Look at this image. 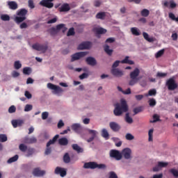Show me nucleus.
<instances>
[{"instance_id": "1", "label": "nucleus", "mask_w": 178, "mask_h": 178, "mask_svg": "<svg viewBox=\"0 0 178 178\" xmlns=\"http://www.w3.org/2000/svg\"><path fill=\"white\" fill-rule=\"evenodd\" d=\"M129 111V106H127V102L124 99L121 100V103H117L115 105V109L113 111L115 116H122L123 113Z\"/></svg>"}, {"instance_id": "2", "label": "nucleus", "mask_w": 178, "mask_h": 178, "mask_svg": "<svg viewBox=\"0 0 178 178\" xmlns=\"http://www.w3.org/2000/svg\"><path fill=\"white\" fill-rule=\"evenodd\" d=\"M138 76H140V69L135 68V70L129 74L131 80L129 81V86H136V84L140 81V77H138Z\"/></svg>"}, {"instance_id": "3", "label": "nucleus", "mask_w": 178, "mask_h": 178, "mask_svg": "<svg viewBox=\"0 0 178 178\" xmlns=\"http://www.w3.org/2000/svg\"><path fill=\"white\" fill-rule=\"evenodd\" d=\"M29 11L26 10L25 8H21L17 12V15L19 17H15V22L19 24V23H22V22H24L26 20V15Z\"/></svg>"}, {"instance_id": "4", "label": "nucleus", "mask_w": 178, "mask_h": 178, "mask_svg": "<svg viewBox=\"0 0 178 178\" xmlns=\"http://www.w3.org/2000/svg\"><path fill=\"white\" fill-rule=\"evenodd\" d=\"M59 138V135H56L52 139L49 140V142L47 143V148L44 152L45 155H49L52 151V148L50 147V145H52L53 144H55L56 143V140Z\"/></svg>"}, {"instance_id": "5", "label": "nucleus", "mask_w": 178, "mask_h": 178, "mask_svg": "<svg viewBox=\"0 0 178 178\" xmlns=\"http://www.w3.org/2000/svg\"><path fill=\"white\" fill-rule=\"evenodd\" d=\"M166 86L170 91H175L178 87V85L175 80V77L170 78L166 81Z\"/></svg>"}, {"instance_id": "6", "label": "nucleus", "mask_w": 178, "mask_h": 178, "mask_svg": "<svg viewBox=\"0 0 178 178\" xmlns=\"http://www.w3.org/2000/svg\"><path fill=\"white\" fill-rule=\"evenodd\" d=\"M109 155L111 158H113L115 161H120L122 158V152L116 149H111Z\"/></svg>"}, {"instance_id": "7", "label": "nucleus", "mask_w": 178, "mask_h": 178, "mask_svg": "<svg viewBox=\"0 0 178 178\" xmlns=\"http://www.w3.org/2000/svg\"><path fill=\"white\" fill-rule=\"evenodd\" d=\"M32 48L35 51H42V52H47V50L48 49V46L47 44L35 43L32 45Z\"/></svg>"}, {"instance_id": "8", "label": "nucleus", "mask_w": 178, "mask_h": 178, "mask_svg": "<svg viewBox=\"0 0 178 178\" xmlns=\"http://www.w3.org/2000/svg\"><path fill=\"white\" fill-rule=\"evenodd\" d=\"M90 169H99L102 170H105V169H106V165L98 164V163H97V162L90 161Z\"/></svg>"}, {"instance_id": "9", "label": "nucleus", "mask_w": 178, "mask_h": 178, "mask_svg": "<svg viewBox=\"0 0 178 178\" xmlns=\"http://www.w3.org/2000/svg\"><path fill=\"white\" fill-rule=\"evenodd\" d=\"M87 52L86 51H80L75 53L72 56L71 62H74V60H79V59H81V58H84L86 55H87Z\"/></svg>"}, {"instance_id": "10", "label": "nucleus", "mask_w": 178, "mask_h": 178, "mask_svg": "<svg viewBox=\"0 0 178 178\" xmlns=\"http://www.w3.org/2000/svg\"><path fill=\"white\" fill-rule=\"evenodd\" d=\"M47 88H49V90H54L55 94H60V92H63V89H62V88L51 83H47Z\"/></svg>"}, {"instance_id": "11", "label": "nucleus", "mask_w": 178, "mask_h": 178, "mask_svg": "<svg viewBox=\"0 0 178 178\" xmlns=\"http://www.w3.org/2000/svg\"><path fill=\"white\" fill-rule=\"evenodd\" d=\"M52 2H54V0H42L39 3V5L47 8L48 9H52V8H54V3Z\"/></svg>"}, {"instance_id": "12", "label": "nucleus", "mask_w": 178, "mask_h": 178, "mask_svg": "<svg viewBox=\"0 0 178 178\" xmlns=\"http://www.w3.org/2000/svg\"><path fill=\"white\" fill-rule=\"evenodd\" d=\"M124 159H131V149L127 147L122 149L121 152Z\"/></svg>"}, {"instance_id": "13", "label": "nucleus", "mask_w": 178, "mask_h": 178, "mask_svg": "<svg viewBox=\"0 0 178 178\" xmlns=\"http://www.w3.org/2000/svg\"><path fill=\"white\" fill-rule=\"evenodd\" d=\"M72 130L75 131V133H77L78 134H81L83 131V127H81V124L79 123L73 124L71 127Z\"/></svg>"}, {"instance_id": "14", "label": "nucleus", "mask_w": 178, "mask_h": 178, "mask_svg": "<svg viewBox=\"0 0 178 178\" xmlns=\"http://www.w3.org/2000/svg\"><path fill=\"white\" fill-rule=\"evenodd\" d=\"M54 173L55 175H60L61 177H65V176L67 175L66 170L60 167H56L54 170Z\"/></svg>"}, {"instance_id": "15", "label": "nucleus", "mask_w": 178, "mask_h": 178, "mask_svg": "<svg viewBox=\"0 0 178 178\" xmlns=\"http://www.w3.org/2000/svg\"><path fill=\"white\" fill-rule=\"evenodd\" d=\"M106 29L102 27H95L93 28V32L97 35L98 38H99L100 34H106Z\"/></svg>"}, {"instance_id": "16", "label": "nucleus", "mask_w": 178, "mask_h": 178, "mask_svg": "<svg viewBox=\"0 0 178 178\" xmlns=\"http://www.w3.org/2000/svg\"><path fill=\"white\" fill-rule=\"evenodd\" d=\"M33 176H36L37 177H41L45 175V170H41L38 168H35L33 171Z\"/></svg>"}, {"instance_id": "17", "label": "nucleus", "mask_w": 178, "mask_h": 178, "mask_svg": "<svg viewBox=\"0 0 178 178\" xmlns=\"http://www.w3.org/2000/svg\"><path fill=\"white\" fill-rule=\"evenodd\" d=\"M109 127L113 130V131H119L120 130V125L119 124L115 122H111L109 123Z\"/></svg>"}, {"instance_id": "18", "label": "nucleus", "mask_w": 178, "mask_h": 178, "mask_svg": "<svg viewBox=\"0 0 178 178\" xmlns=\"http://www.w3.org/2000/svg\"><path fill=\"white\" fill-rule=\"evenodd\" d=\"M90 48V42H83L79 44L77 49L81 51L83 49H88Z\"/></svg>"}, {"instance_id": "19", "label": "nucleus", "mask_w": 178, "mask_h": 178, "mask_svg": "<svg viewBox=\"0 0 178 178\" xmlns=\"http://www.w3.org/2000/svg\"><path fill=\"white\" fill-rule=\"evenodd\" d=\"M111 73L113 76H115V77H122V76H123V71H122L118 68L112 69Z\"/></svg>"}, {"instance_id": "20", "label": "nucleus", "mask_w": 178, "mask_h": 178, "mask_svg": "<svg viewBox=\"0 0 178 178\" xmlns=\"http://www.w3.org/2000/svg\"><path fill=\"white\" fill-rule=\"evenodd\" d=\"M8 6L11 10H16V9L19 8V6L16 1H8Z\"/></svg>"}, {"instance_id": "21", "label": "nucleus", "mask_w": 178, "mask_h": 178, "mask_svg": "<svg viewBox=\"0 0 178 178\" xmlns=\"http://www.w3.org/2000/svg\"><path fill=\"white\" fill-rule=\"evenodd\" d=\"M24 141L26 144H35V143H37V138L35 137H26L24 138Z\"/></svg>"}, {"instance_id": "22", "label": "nucleus", "mask_w": 178, "mask_h": 178, "mask_svg": "<svg viewBox=\"0 0 178 178\" xmlns=\"http://www.w3.org/2000/svg\"><path fill=\"white\" fill-rule=\"evenodd\" d=\"M72 147V149H74V151H76L77 154H81L84 152V149L79 146V145L77 144H73Z\"/></svg>"}, {"instance_id": "23", "label": "nucleus", "mask_w": 178, "mask_h": 178, "mask_svg": "<svg viewBox=\"0 0 178 178\" xmlns=\"http://www.w3.org/2000/svg\"><path fill=\"white\" fill-rule=\"evenodd\" d=\"M59 9L60 12H69V10H70V6L67 3H64L59 8Z\"/></svg>"}, {"instance_id": "24", "label": "nucleus", "mask_w": 178, "mask_h": 178, "mask_svg": "<svg viewBox=\"0 0 178 178\" xmlns=\"http://www.w3.org/2000/svg\"><path fill=\"white\" fill-rule=\"evenodd\" d=\"M58 144L60 145L66 147V145H67V144H69V140H67V138H61L58 139Z\"/></svg>"}, {"instance_id": "25", "label": "nucleus", "mask_w": 178, "mask_h": 178, "mask_svg": "<svg viewBox=\"0 0 178 178\" xmlns=\"http://www.w3.org/2000/svg\"><path fill=\"white\" fill-rule=\"evenodd\" d=\"M143 38H145V40H146V41H147L148 42H154V41H155V38H149V35H148L147 32H143Z\"/></svg>"}, {"instance_id": "26", "label": "nucleus", "mask_w": 178, "mask_h": 178, "mask_svg": "<svg viewBox=\"0 0 178 178\" xmlns=\"http://www.w3.org/2000/svg\"><path fill=\"white\" fill-rule=\"evenodd\" d=\"M131 32L132 33L133 35H140L141 33L140 32V30L137 27H132L131 28Z\"/></svg>"}, {"instance_id": "27", "label": "nucleus", "mask_w": 178, "mask_h": 178, "mask_svg": "<svg viewBox=\"0 0 178 178\" xmlns=\"http://www.w3.org/2000/svg\"><path fill=\"white\" fill-rule=\"evenodd\" d=\"M129 56H127L124 60H121V63H127L128 65H134V61L129 60Z\"/></svg>"}, {"instance_id": "28", "label": "nucleus", "mask_w": 178, "mask_h": 178, "mask_svg": "<svg viewBox=\"0 0 178 178\" xmlns=\"http://www.w3.org/2000/svg\"><path fill=\"white\" fill-rule=\"evenodd\" d=\"M104 48L106 54H107V55H108L109 56H111L112 54L113 53V50L109 49V45L106 44Z\"/></svg>"}, {"instance_id": "29", "label": "nucleus", "mask_w": 178, "mask_h": 178, "mask_svg": "<svg viewBox=\"0 0 178 178\" xmlns=\"http://www.w3.org/2000/svg\"><path fill=\"white\" fill-rule=\"evenodd\" d=\"M97 131L90 130V141H92V140L97 137Z\"/></svg>"}, {"instance_id": "30", "label": "nucleus", "mask_w": 178, "mask_h": 178, "mask_svg": "<svg viewBox=\"0 0 178 178\" xmlns=\"http://www.w3.org/2000/svg\"><path fill=\"white\" fill-rule=\"evenodd\" d=\"M106 16V13L99 12L96 15V19H101L102 20H104Z\"/></svg>"}, {"instance_id": "31", "label": "nucleus", "mask_w": 178, "mask_h": 178, "mask_svg": "<svg viewBox=\"0 0 178 178\" xmlns=\"http://www.w3.org/2000/svg\"><path fill=\"white\" fill-rule=\"evenodd\" d=\"M125 122L129 124H131L133 123V118L130 117V114L127 113L125 115Z\"/></svg>"}, {"instance_id": "32", "label": "nucleus", "mask_w": 178, "mask_h": 178, "mask_svg": "<svg viewBox=\"0 0 178 178\" xmlns=\"http://www.w3.org/2000/svg\"><path fill=\"white\" fill-rule=\"evenodd\" d=\"M102 136L104 137V138H106V140L109 139V133H108V131L106 129H103L102 131Z\"/></svg>"}, {"instance_id": "33", "label": "nucleus", "mask_w": 178, "mask_h": 178, "mask_svg": "<svg viewBox=\"0 0 178 178\" xmlns=\"http://www.w3.org/2000/svg\"><path fill=\"white\" fill-rule=\"evenodd\" d=\"M56 29H57L58 31H59L60 30L63 29V33H65V31H66L67 30V29L66 27H65V24H60L58 25H57L56 26Z\"/></svg>"}, {"instance_id": "34", "label": "nucleus", "mask_w": 178, "mask_h": 178, "mask_svg": "<svg viewBox=\"0 0 178 178\" xmlns=\"http://www.w3.org/2000/svg\"><path fill=\"white\" fill-rule=\"evenodd\" d=\"M140 15L143 17H148V16H149V10L145 8V9L141 10Z\"/></svg>"}, {"instance_id": "35", "label": "nucleus", "mask_w": 178, "mask_h": 178, "mask_svg": "<svg viewBox=\"0 0 178 178\" xmlns=\"http://www.w3.org/2000/svg\"><path fill=\"white\" fill-rule=\"evenodd\" d=\"M17 159H19V155L16 154L14 156L10 158L7 162L8 163H13V162H16Z\"/></svg>"}, {"instance_id": "36", "label": "nucleus", "mask_w": 178, "mask_h": 178, "mask_svg": "<svg viewBox=\"0 0 178 178\" xmlns=\"http://www.w3.org/2000/svg\"><path fill=\"white\" fill-rule=\"evenodd\" d=\"M63 161L65 163H70V156H69V153H65L63 156Z\"/></svg>"}, {"instance_id": "37", "label": "nucleus", "mask_w": 178, "mask_h": 178, "mask_svg": "<svg viewBox=\"0 0 178 178\" xmlns=\"http://www.w3.org/2000/svg\"><path fill=\"white\" fill-rule=\"evenodd\" d=\"M144 111L143 106H139L134 108V115H137V113H140V112H143Z\"/></svg>"}, {"instance_id": "38", "label": "nucleus", "mask_w": 178, "mask_h": 178, "mask_svg": "<svg viewBox=\"0 0 178 178\" xmlns=\"http://www.w3.org/2000/svg\"><path fill=\"white\" fill-rule=\"evenodd\" d=\"M153 120L150 121V123H156V122H161V119H159V115L158 114H154L153 115Z\"/></svg>"}, {"instance_id": "39", "label": "nucleus", "mask_w": 178, "mask_h": 178, "mask_svg": "<svg viewBox=\"0 0 178 178\" xmlns=\"http://www.w3.org/2000/svg\"><path fill=\"white\" fill-rule=\"evenodd\" d=\"M1 19L3 22H9L10 17L8 15L4 14L1 15Z\"/></svg>"}, {"instance_id": "40", "label": "nucleus", "mask_w": 178, "mask_h": 178, "mask_svg": "<svg viewBox=\"0 0 178 178\" xmlns=\"http://www.w3.org/2000/svg\"><path fill=\"white\" fill-rule=\"evenodd\" d=\"M168 17H170L171 20H173L174 22H177L178 23V17H176V16L175 15V14H173V13H170L168 14Z\"/></svg>"}, {"instance_id": "41", "label": "nucleus", "mask_w": 178, "mask_h": 178, "mask_svg": "<svg viewBox=\"0 0 178 178\" xmlns=\"http://www.w3.org/2000/svg\"><path fill=\"white\" fill-rule=\"evenodd\" d=\"M19 148L22 152H26L27 151V145L22 143L19 145Z\"/></svg>"}, {"instance_id": "42", "label": "nucleus", "mask_w": 178, "mask_h": 178, "mask_svg": "<svg viewBox=\"0 0 178 178\" xmlns=\"http://www.w3.org/2000/svg\"><path fill=\"white\" fill-rule=\"evenodd\" d=\"M14 67L17 70H19L22 67V63H20V61L17 60L14 63Z\"/></svg>"}, {"instance_id": "43", "label": "nucleus", "mask_w": 178, "mask_h": 178, "mask_svg": "<svg viewBox=\"0 0 178 178\" xmlns=\"http://www.w3.org/2000/svg\"><path fill=\"white\" fill-rule=\"evenodd\" d=\"M76 34V32H74V28L72 27L69 29L67 35V37H70V35H74Z\"/></svg>"}, {"instance_id": "44", "label": "nucleus", "mask_w": 178, "mask_h": 178, "mask_svg": "<svg viewBox=\"0 0 178 178\" xmlns=\"http://www.w3.org/2000/svg\"><path fill=\"white\" fill-rule=\"evenodd\" d=\"M0 141L1 143H6L8 141V136L5 134H0Z\"/></svg>"}, {"instance_id": "45", "label": "nucleus", "mask_w": 178, "mask_h": 178, "mask_svg": "<svg viewBox=\"0 0 178 178\" xmlns=\"http://www.w3.org/2000/svg\"><path fill=\"white\" fill-rule=\"evenodd\" d=\"M23 73L24 74H30V73H31V68L29 67H26L23 69Z\"/></svg>"}, {"instance_id": "46", "label": "nucleus", "mask_w": 178, "mask_h": 178, "mask_svg": "<svg viewBox=\"0 0 178 178\" xmlns=\"http://www.w3.org/2000/svg\"><path fill=\"white\" fill-rule=\"evenodd\" d=\"M170 172L172 173V175L175 177H178V170L174 168H172L170 170Z\"/></svg>"}, {"instance_id": "47", "label": "nucleus", "mask_w": 178, "mask_h": 178, "mask_svg": "<svg viewBox=\"0 0 178 178\" xmlns=\"http://www.w3.org/2000/svg\"><path fill=\"white\" fill-rule=\"evenodd\" d=\"M97 65V60L93 57H90V66H95Z\"/></svg>"}, {"instance_id": "48", "label": "nucleus", "mask_w": 178, "mask_h": 178, "mask_svg": "<svg viewBox=\"0 0 178 178\" xmlns=\"http://www.w3.org/2000/svg\"><path fill=\"white\" fill-rule=\"evenodd\" d=\"M125 138L129 141H131V140H134V136H133L131 134H127L125 136Z\"/></svg>"}, {"instance_id": "49", "label": "nucleus", "mask_w": 178, "mask_h": 178, "mask_svg": "<svg viewBox=\"0 0 178 178\" xmlns=\"http://www.w3.org/2000/svg\"><path fill=\"white\" fill-rule=\"evenodd\" d=\"M26 151H27L26 156H31V155H33V154H34L33 148H29L26 149Z\"/></svg>"}, {"instance_id": "50", "label": "nucleus", "mask_w": 178, "mask_h": 178, "mask_svg": "<svg viewBox=\"0 0 178 178\" xmlns=\"http://www.w3.org/2000/svg\"><path fill=\"white\" fill-rule=\"evenodd\" d=\"M149 106H152V107L155 106V105H156V101L155 100V99H150L149 100Z\"/></svg>"}, {"instance_id": "51", "label": "nucleus", "mask_w": 178, "mask_h": 178, "mask_svg": "<svg viewBox=\"0 0 178 178\" xmlns=\"http://www.w3.org/2000/svg\"><path fill=\"white\" fill-rule=\"evenodd\" d=\"M154 134V129H151L149 130L148 136H149V141H152V134Z\"/></svg>"}, {"instance_id": "52", "label": "nucleus", "mask_w": 178, "mask_h": 178, "mask_svg": "<svg viewBox=\"0 0 178 178\" xmlns=\"http://www.w3.org/2000/svg\"><path fill=\"white\" fill-rule=\"evenodd\" d=\"M33 109V106L31 104H26L24 108L25 112H30Z\"/></svg>"}, {"instance_id": "53", "label": "nucleus", "mask_w": 178, "mask_h": 178, "mask_svg": "<svg viewBox=\"0 0 178 178\" xmlns=\"http://www.w3.org/2000/svg\"><path fill=\"white\" fill-rule=\"evenodd\" d=\"M165 54V49H161L156 54V58H161Z\"/></svg>"}, {"instance_id": "54", "label": "nucleus", "mask_w": 178, "mask_h": 178, "mask_svg": "<svg viewBox=\"0 0 178 178\" xmlns=\"http://www.w3.org/2000/svg\"><path fill=\"white\" fill-rule=\"evenodd\" d=\"M48 116H49V113L48 112L44 111L42 113V120H46V119H48Z\"/></svg>"}, {"instance_id": "55", "label": "nucleus", "mask_w": 178, "mask_h": 178, "mask_svg": "<svg viewBox=\"0 0 178 178\" xmlns=\"http://www.w3.org/2000/svg\"><path fill=\"white\" fill-rule=\"evenodd\" d=\"M148 95H149V97L156 95V90H155V89L149 90L148 92Z\"/></svg>"}, {"instance_id": "56", "label": "nucleus", "mask_w": 178, "mask_h": 178, "mask_svg": "<svg viewBox=\"0 0 178 178\" xmlns=\"http://www.w3.org/2000/svg\"><path fill=\"white\" fill-rule=\"evenodd\" d=\"M28 3H29V6L31 9H34L35 8V6L34 5L33 0H29Z\"/></svg>"}, {"instance_id": "57", "label": "nucleus", "mask_w": 178, "mask_h": 178, "mask_svg": "<svg viewBox=\"0 0 178 178\" xmlns=\"http://www.w3.org/2000/svg\"><path fill=\"white\" fill-rule=\"evenodd\" d=\"M8 112L9 113H15V112H16V106H10V108H8Z\"/></svg>"}, {"instance_id": "58", "label": "nucleus", "mask_w": 178, "mask_h": 178, "mask_svg": "<svg viewBox=\"0 0 178 178\" xmlns=\"http://www.w3.org/2000/svg\"><path fill=\"white\" fill-rule=\"evenodd\" d=\"M168 76L167 73L157 72L156 77H166Z\"/></svg>"}, {"instance_id": "59", "label": "nucleus", "mask_w": 178, "mask_h": 178, "mask_svg": "<svg viewBox=\"0 0 178 178\" xmlns=\"http://www.w3.org/2000/svg\"><path fill=\"white\" fill-rule=\"evenodd\" d=\"M158 165L160 168H166V166H168V163L159 161Z\"/></svg>"}, {"instance_id": "60", "label": "nucleus", "mask_w": 178, "mask_h": 178, "mask_svg": "<svg viewBox=\"0 0 178 178\" xmlns=\"http://www.w3.org/2000/svg\"><path fill=\"white\" fill-rule=\"evenodd\" d=\"M140 86L141 87H146L147 86V79H143L139 82Z\"/></svg>"}, {"instance_id": "61", "label": "nucleus", "mask_w": 178, "mask_h": 178, "mask_svg": "<svg viewBox=\"0 0 178 178\" xmlns=\"http://www.w3.org/2000/svg\"><path fill=\"white\" fill-rule=\"evenodd\" d=\"M122 63L120 60H116L112 65V69H116L119 66V63Z\"/></svg>"}, {"instance_id": "62", "label": "nucleus", "mask_w": 178, "mask_h": 178, "mask_svg": "<svg viewBox=\"0 0 178 178\" xmlns=\"http://www.w3.org/2000/svg\"><path fill=\"white\" fill-rule=\"evenodd\" d=\"M58 31H57L56 28H51L50 29V33L52 35H55V34H57Z\"/></svg>"}, {"instance_id": "63", "label": "nucleus", "mask_w": 178, "mask_h": 178, "mask_svg": "<svg viewBox=\"0 0 178 178\" xmlns=\"http://www.w3.org/2000/svg\"><path fill=\"white\" fill-rule=\"evenodd\" d=\"M115 41V38H108L106 40V43L112 44Z\"/></svg>"}, {"instance_id": "64", "label": "nucleus", "mask_w": 178, "mask_h": 178, "mask_svg": "<svg viewBox=\"0 0 178 178\" xmlns=\"http://www.w3.org/2000/svg\"><path fill=\"white\" fill-rule=\"evenodd\" d=\"M109 178H118V175L116 173H115V172H111Z\"/></svg>"}]
</instances>
